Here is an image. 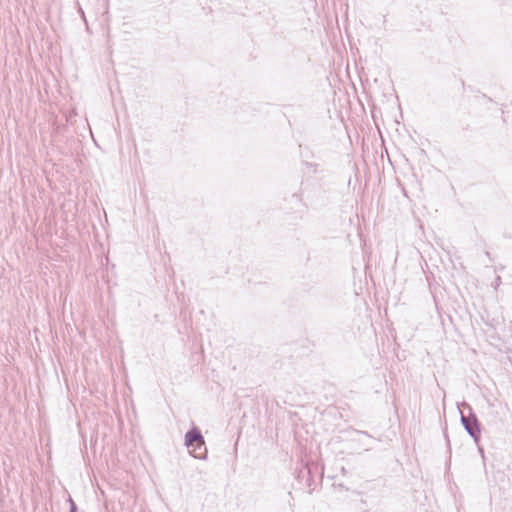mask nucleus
I'll return each instance as SVG.
<instances>
[{
	"label": "nucleus",
	"mask_w": 512,
	"mask_h": 512,
	"mask_svg": "<svg viewBox=\"0 0 512 512\" xmlns=\"http://www.w3.org/2000/svg\"><path fill=\"white\" fill-rule=\"evenodd\" d=\"M461 422L467 431V433L475 440L478 441L480 437V427L477 418L473 415L472 417H466L461 415Z\"/></svg>",
	"instance_id": "obj_1"
},
{
	"label": "nucleus",
	"mask_w": 512,
	"mask_h": 512,
	"mask_svg": "<svg viewBox=\"0 0 512 512\" xmlns=\"http://www.w3.org/2000/svg\"><path fill=\"white\" fill-rule=\"evenodd\" d=\"M194 443H196L198 447H201L205 444L204 438L197 428H192L185 435V445L188 448L191 447Z\"/></svg>",
	"instance_id": "obj_2"
},
{
	"label": "nucleus",
	"mask_w": 512,
	"mask_h": 512,
	"mask_svg": "<svg viewBox=\"0 0 512 512\" xmlns=\"http://www.w3.org/2000/svg\"><path fill=\"white\" fill-rule=\"evenodd\" d=\"M69 502H70V505H71L70 512H77L76 511V505H75L74 501L70 498Z\"/></svg>",
	"instance_id": "obj_3"
}]
</instances>
